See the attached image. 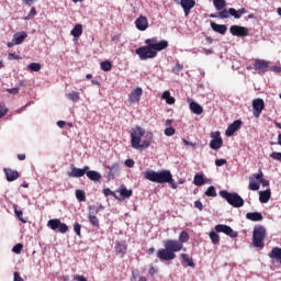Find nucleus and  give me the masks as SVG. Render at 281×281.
Wrapping results in <instances>:
<instances>
[{"label":"nucleus","instance_id":"obj_1","mask_svg":"<svg viewBox=\"0 0 281 281\" xmlns=\"http://www.w3.org/2000/svg\"><path fill=\"white\" fill-rule=\"evenodd\" d=\"M190 240V235L188 232L182 231L177 239H167L164 241V247L157 251V258L159 260H175L177 258V252L182 251L183 244Z\"/></svg>","mask_w":281,"mask_h":281},{"label":"nucleus","instance_id":"obj_2","mask_svg":"<svg viewBox=\"0 0 281 281\" xmlns=\"http://www.w3.org/2000/svg\"><path fill=\"white\" fill-rule=\"evenodd\" d=\"M146 46L136 48L135 54L140 60H148L149 58H157V52H164L168 47V41H157V38H147Z\"/></svg>","mask_w":281,"mask_h":281},{"label":"nucleus","instance_id":"obj_3","mask_svg":"<svg viewBox=\"0 0 281 281\" xmlns=\"http://www.w3.org/2000/svg\"><path fill=\"white\" fill-rule=\"evenodd\" d=\"M146 135V130L144 127L136 125L131 130V145L135 150H142L146 148H150V144L153 140V133L148 134V139L142 142V137Z\"/></svg>","mask_w":281,"mask_h":281},{"label":"nucleus","instance_id":"obj_4","mask_svg":"<svg viewBox=\"0 0 281 281\" xmlns=\"http://www.w3.org/2000/svg\"><path fill=\"white\" fill-rule=\"evenodd\" d=\"M145 179L147 181H151L153 183H169L172 190H177L178 184L172 179V173L170 170H162V171H155V170H147L144 173Z\"/></svg>","mask_w":281,"mask_h":281},{"label":"nucleus","instance_id":"obj_5","mask_svg":"<svg viewBox=\"0 0 281 281\" xmlns=\"http://www.w3.org/2000/svg\"><path fill=\"white\" fill-rule=\"evenodd\" d=\"M220 196L225 199L228 205L233 207H243L245 205V200L237 192L229 193L227 190L220 191Z\"/></svg>","mask_w":281,"mask_h":281},{"label":"nucleus","instance_id":"obj_6","mask_svg":"<svg viewBox=\"0 0 281 281\" xmlns=\"http://www.w3.org/2000/svg\"><path fill=\"white\" fill-rule=\"evenodd\" d=\"M265 238H267V228L262 225H256L252 231V245L262 249L265 247Z\"/></svg>","mask_w":281,"mask_h":281},{"label":"nucleus","instance_id":"obj_7","mask_svg":"<svg viewBox=\"0 0 281 281\" xmlns=\"http://www.w3.org/2000/svg\"><path fill=\"white\" fill-rule=\"evenodd\" d=\"M101 210H104V206L90 205L88 207V220L93 227H100V220L98 218L97 215Z\"/></svg>","mask_w":281,"mask_h":281},{"label":"nucleus","instance_id":"obj_8","mask_svg":"<svg viewBox=\"0 0 281 281\" xmlns=\"http://www.w3.org/2000/svg\"><path fill=\"white\" fill-rule=\"evenodd\" d=\"M262 177H265V175L261 170H259L258 173L250 176L248 184L249 190H251L252 192L260 190V180L262 179Z\"/></svg>","mask_w":281,"mask_h":281},{"label":"nucleus","instance_id":"obj_9","mask_svg":"<svg viewBox=\"0 0 281 281\" xmlns=\"http://www.w3.org/2000/svg\"><path fill=\"white\" fill-rule=\"evenodd\" d=\"M215 232H217L218 234H225L226 236H229L231 238H238V232H235L231 226H227L225 224L216 225Z\"/></svg>","mask_w":281,"mask_h":281},{"label":"nucleus","instance_id":"obj_10","mask_svg":"<svg viewBox=\"0 0 281 281\" xmlns=\"http://www.w3.org/2000/svg\"><path fill=\"white\" fill-rule=\"evenodd\" d=\"M211 137L213 138L210 142V148L212 150H220L223 147V138L221 137V132H212Z\"/></svg>","mask_w":281,"mask_h":281},{"label":"nucleus","instance_id":"obj_11","mask_svg":"<svg viewBox=\"0 0 281 281\" xmlns=\"http://www.w3.org/2000/svg\"><path fill=\"white\" fill-rule=\"evenodd\" d=\"M142 95H144V89L142 87H136L132 92L128 94L127 102L130 104H137L139 100H142Z\"/></svg>","mask_w":281,"mask_h":281},{"label":"nucleus","instance_id":"obj_12","mask_svg":"<svg viewBox=\"0 0 281 281\" xmlns=\"http://www.w3.org/2000/svg\"><path fill=\"white\" fill-rule=\"evenodd\" d=\"M252 115L254 117H260V113L265 111V101L262 99H255L252 101Z\"/></svg>","mask_w":281,"mask_h":281},{"label":"nucleus","instance_id":"obj_13","mask_svg":"<svg viewBox=\"0 0 281 281\" xmlns=\"http://www.w3.org/2000/svg\"><path fill=\"white\" fill-rule=\"evenodd\" d=\"M229 32L233 36H249V29L245 26L232 25Z\"/></svg>","mask_w":281,"mask_h":281},{"label":"nucleus","instance_id":"obj_14","mask_svg":"<svg viewBox=\"0 0 281 281\" xmlns=\"http://www.w3.org/2000/svg\"><path fill=\"white\" fill-rule=\"evenodd\" d=\"M87 170H89V166H85L81 169L74 167L70 171L67 172V176L70 178L79 179L80 177H85V175H87Z\"/></svg>","mask_w":281,"mask_h":281},{"label":"nucleus","instance_id":"obj_15","mask_svg":"<svg viewBox=\"0 0 281 281\" xmlns=\"http://www.w3.org/2000/svg\"><path fill=\"white\" fill-rule=\"evenodd\" d=\"M243 126V121L236 120L232 124L228 125V127L225 131L226 137H232L236 131H238Z\"/></svg>","mask_w":281,"mask_h":281},{"label":"nucleus","instance_id":"obj_16","mask_svg":"<svg viewBox=\"0 0 281 281\" xmlns=\"http://www.w3.org/2000/svg\"><path fill=\"white\" fill-rule=\"evenodd\" d=\"M135 25L139 32H146V30H148V18L140 15L135 20Z\"/></svg>","mask_w":281,"mask_h":281},{"label":"nucleus","instance_id":"obj_17","mask_svg":"<svg viewBox=\"0 0 281 281\" xmlns=\"http://www.w3.org/2000/svg\"><path fill=\"white\" fill-rule=\"evenodd\" d=\"M105 168H108V179H115L117 175H120V164L113 162L112 165H108Z\"/></svg>","mask_w":281,"mask_h":281},{"label":"nucleus","instance_id":"obj_18","mask_svg":"<svg viewBox=\"0 0 281 281\" xmlns=\"http://www.w3.org/2000/svg\"><path fill=\"white\" fill-rule=\"evenodd\" d=\"M180 5H181L186 16H188V14H190V10H192V8H194L196 5V1H194V0H180Z\"/></svg>","mask_w":281,"mask_h":281},{"label":"nucleus","instance_id":"obj_19","mask_svg":"<svg viewBox=\"0 0 281 281\" xmlns=\"http://www.w3.org/2000/svg\"><path fill=\"white\" fill-rule=\"evenodd\" d=\"M189 106L190 110L192 111V113H194V115H201V113H203V106H201V104L194 102V100L189 99Z\"/></svg>","mask_w":281,"mask_h":281},{"label":"nucleus","instance_id":"obj_20","mask_svg":"<svg viewBox=\"0 0 281 281\" xmlns=\"http://www.w3.org/2000/svg\"><path fill=\"white\" fill-rule=\"evenodd\" d=\"M268 256L271 258V260H274V262H281V248L273 247Z\"/></svg>","mask_w":281,"mask_h":281},{"label":"nucleus","instance_id":"obj_21","mask_svg":"<svg viewBox=\"0 0 281 281\" xmlns=\"http://www.w3.org/2000/svg\"><path fill=\"white\" fill-rule=\"evenodd\" d=\"M4 175L7 177V181L9 182L16 181V179H19V171L10 168H4Z\"/></svg>","mask_w":281,"mask_h":281},{"label":"nucleus","instance_id":"obj_22","mask_svg":"<svg viewBox=\"0 0 281 281\" xmlns=\"http://www.w3.org/2000/svg\"><path fill=\"white\" fill-rule=\"evenodd\" d=\"M247 221H252V223H260L262 221L263 216L260 212H248L246 214Z\"/></svg>","mask_w":281,"mask_h":281},{"label":"nucleus","instance_id":"obj_23","mask_svg":"<svg viewBox=\"0 0 281 281\" xmlns=\"http://www.w3.org/2000/svg\"><path fill=\"white\" fill-rule=\"evenodd\" d=\"M117 192L121 194V199H131L133 196V190L127 189L124 184L119 187Z\"/></svg>","mask_w":281,"mask_h":281},{"label":"nucleus","instance_id":"obj_24","mask_svg":"<svg viewBox=\"0 0 281 281\" xmlns=\"http://www.w3.org/2000/svg\"><path fill=\"white\" fill-rule=\"evenodd\" d=\"M255 69L258 71H267V69H269V61L265 59H256Z\"/></svg>","mask_w":281,"mask_h":281},{"label":"nucleus","instance_id":"obj_25","mask_svg":"<svg viewBox=\"0 0 281 281\" xmlns=\"http://www.w3.org/2000/svg\"><path fill=\"white\" fill-rule=\"evenodd\" d=\"M25 38H27V33L25 31L18 32L13 35V41L16 43V45L23 44Z\"/></svg>","mask_w":281,"mask_h":281},{"label":"nucleus","instance_id":"obj_26","mask_svg":"<svg viewBox=\"0 0 281 281\" xmlns=\"http://www.w3.org/2000/svg\"><path fill=\"white\" fill-rule=\"evenodd\" d=\"M211 27L217 34H225L227 32V26L225 24H217L216 22H211Z\"/></svg>","mask_w":281,"mask_h":281},{"label":"nucleus","instance_id":"obj_27","mask_svg":"<svg viewBox=\"0 0 281 281\" xmlns=\"http://www.w3.org/2000/svg\"><path fill=\"white\" fill-rule=\"evenodd\" d=\"M229 14L231 16H234V19H240L243 14H247V9L241 8L239 10H236L234 8H229Z\"/></svg>","mask_w":281,"mask_h":281},{"label":"nucleus","instance_id":"obj_28","mask_svg":"<svg viewBox=\"0 0 281 281\" xmlns=\"http://www.w3.org/2000/svg\"><path fill=\"white\" fill-rule=\"evenodd\" d=\"M269 199H271V190L267 189L266 191L259 192V201L260 203H269Z\"/></svg>","mask_w":281,"mask_h":281},{"label":"nucleus","instance_id":"obj_29","mask_svg":"<svg viewBox=\"0 0 281 281\" xmlns=\"http://www.w3.org/2000/svg\"><path fill=\"white\" fill-rule=\"evenodd\" d=\"M86 176L88 179H90V181H100V179H102V175L95 170H87Z\"/></svg>","mask_w":281,"mask_h":281},{"label":"nucleus","instance_id":"obj_30","mask_svg":"<svg viewBox=\"0 0 281 281\" xmlns=\"http://www.w3.org/2000/svg\"><path fill=\"white\" fill-rule=\"evenodd\" d=\"M70 34L74 38H80V36H82V24H76L70 31Z\"/></svg>","mask_w":281,"mask_h":281},{"label":"nucleus","instance_id":"obj_31","mask_svg":"<svg viewBox=\"0 0 281 281\" xmlns=\"http://www.w3.org/2000/svg\"><path fill=\"white\" fill-rule=\"evenodd\" d=\"M213 5L217 12H221L222 10H225L227 7V1L225 0H213Z\"/></svg>","mask_w":281,"mask_h":281},{"label":"nucleus","instance_id":"obj_32","mask_svg":"<svg viewBox=\"0 0 281 281\" xmlns=\"http://www.w3.org/2000/svg\"><path fill=\"white\" fill-rule=\"evenodd\" d=\"M193 183L194 186L201 187V186H205V183H207V180L203 178V175L196 173L193 178Z\"/></svg>","mask_w":281,"mask_h":281},{"label":"nucleus","instance_id":"obj_33","mask_svg":"<svg viewBox=\"0 0 281 281\" xmlns=\"http://www.w3.org/2000/svg\"><path fill=\"white\" fill-rule=\"evenodd\" d=\"M59 225H60V220H58V218H53L47 222V227L53 229V232H56V229H58Z\"/></svg>","mask_w":281,"mask_h":281},{"label":"nucleus","instance_id":"obj_34","mask_svg":"<svg viewBox=\"0 0 281 281\" xmlns=\"http://www.w3.org/2000/svg\"><path fill=\"white\" fill-rule=\"evenodd\" d=\"M126 243H116L115 251L116 254H120L121 256H124L126 254Z\"/></svg>","mask_w":281,"mask_h":281},{"label":"nucleus","instance_id":"obj_35","mask_svg":"<svg viewBox=\"0 0 281 281\" xmlns=\"http://www.w3.org/2000/svg\"><path fill=\"white\" fill-rule=\"evenodd\" d=\"M162 100H166L167 104H175V98L170 95V91L166 90L162 95Z\"/></svg>","mask_w":281,"mask_h":281},{"label":"nucleus","instance_id":"obj_36","mask_svg":"<svg viewBox=\"0 0 281 281\" xmlns=\"http://www.w3.org/2000/svg\"><path fill=\"white\" fill-rule=\"evenodd\" d=\"M209 237L211 238V241L213 243V245H218V243H221V237L218 236V233L211 231L209 233Z\"/></svg>","mask_w":281,"mask_h":281},{"label":"nucleus","instance_id":"obj_37","mask_svg":"<svg viewBox=\"0 0 281 281\" xmlns=\"http://www.w3.org/2000/svg\"><path fill=\"white\" fill-rule=\"evenodd\" d=\"M181 258H182L183 262L187 263V267H191L192 269H194V261L192 260V258H190V255L182 254Z\"/></svg>","mask_w":281,"mask_h":281},{"label":"nucleus","instance_id":"obj_38","mask_svg":"<svg viewBox=\"0 0 281 281\" xmlns=\"http://www.w3.org/2000/svg\"><path fill=\"white\" fill-rule=\"evenodd\" d=\"M66 98L68 100H70L71 102H78V100H80V93H78L76 91H71L66 94Z\"/></svg>","mask_w":281,"mask_h":281},{"label":"nucleus","instance_id":"obj_39","mask_svg":"<svg viewBox=\"0 0 281 281\" xmlns=\"http://www.w3.org/2000/svg\"><path fill=\"white\" fill-rule=\"evenodd\" d=\"M100 65L102 71H111V69H113V64H111L109 60L102 61Z\"/></svg>","mask_w":281,"mask_h":281},{"label":"nucleus","instance_id":"obj_40","mask_svg":"<svg viewBox=\"0 0 281 281\" xmlns=\"http://www.w3.org/2000/svg\"><path fill=\"white\" fill-rule=\"evenodd\" d=\"M205 195L212 198L216 196V188H214V186L209 187L205 191Z\"/></svg>","mask_w":281,"mask_h":281},{"label":"nucleus","instance_id":"obj_41","mask_svg":"<svg viewBox=\"0 0 281 281\" xmlns=\"http://www.w3.org/2000/svg\"><path fill=\"white\" fill-rule=\"evenodd\" d=\"M231 13L229 9H223L222 11L218 12V19H229Z\"/></svg>","mask_w":281,"mask_h":281},{"label":"nucleus","instance_id":"obj_42","mask_svg":"<svg viewBox=\"0 0 281 281\" xmlns=\"http://www.w3.org/2000/svg\"><path fill=\"white\" fill-rule=\"evenodd\" d=\"M57 229L59 231L60 234H67V232H69V226H67V224L60 222Z\"/></svg>","mask_w":281,"mask_h":281},{"label":"nucleus","instance_id":"obj_43","mask_svg":"<svg viewBox=\"0 0 281 281\" xmlns=\"http://www.w3.org/2000/svg\"><path fill=\"white\" fill-rule=\"evenodd\" d=\"M14 214L21 223H27V221L23 218V211L14 209Z\"/></svg>","mask_w":281,"mask_h":281},{"label":"nucleus","instance_id":"obj_44","mask_svg":"<svg viewBox=\"0 0 281 281\" xmlns=\"http://www.w3.org/2000/svg\"><path fill=\"white\" fill-rule=\"evenodd\" d=\"M34 16H36V9L32 8L29 14L24 18V21H30L31 19H34Z\"/></svg>","mask_w":281,"mask_h":281},{"label":"nucleus","instance_id":"obj_45","mask_svg":"<svg viewBox=\"0 0 281 281\" xmlns=\"http://www.w3.org/2000/svg\"><path fill=\"white\" fill-rule=\"evenodd\" d=\"M183 71V65L177 63L176 66L172 68V72L179 76V72Z\"/></svg>","mask_w":281,"mask_h":281},{"label":"nucleus","instance_id":"obj_46","mask_svg":"<svg viewBox=\"0 0 281 281\" xmlns=\"http://www.w3.org/2000/svg\"><path fill=\"white\" fill-rule=\"evenodd\" d=\"M103 194L104 196H114V199H120L117 198V195L115 194V192H113L111 189L106 188L103 189Z\"/></svg>","mask_w":281,"mask_h":281},{"label":"nucleus","instance_id":"obj_47","mask_svg":"<svg viewBox=\"0 0 281 281\" xmlns=\"http://www.w3.org/2000/svg\"><path fill=\"white\" fill-rule=\"evenodd\" d=\"M30 71H38L41 69V64L38 63H31L29 65Z\"/></svg>","mask_w":281,"mask_h":281},{"label":"nucleus","instance_id":"obj_48","mask_svg":"<svg viewBox=\"0 0 281 281\" xmlns=\"http://www.w3.org/2000/svg\"><path fill=\"white\" fill-rule=\"evenodd\" d=\"M175 133H176V130H175V127H172V126H169V127H167V128L165 130V135H166L167 137H172V135H175Z\"/></svg>","mask_w":281,"mask_h":281},{"label":"nucleus","instance_id":"obj_49","mask_svg":"<svg viewBox=\"0 0 281 281\" xmlns=\"http://www.w3.org/2000/svg\"><path fill=\"white\" fill-rule=\"evenodd\" d=\"M76 196H77L78 201H85V199H86L85 191H82V190H77V191H76Z\"/></svg>","mask_w":281,"mask_h":281},{"label":"nucleus","instance_id":"obj_50","mask_svg":"<svg viewBox=\"0 0 281 281\" xmlns=\"http://www.w3.org/2000/svg\"><path fill=\"white\" fill-rule=\"evenodd\" d=\"M13 254H21V251H23V244H16L13 248H12Z\"/></svg>","mask_w":281,"mask_h":281},{"label":"nucleus","instance_id":"obj_51","mask_svg":"<svg viewBox=\"0 0 281 281\" xmlns=\"http://www.w3.org/2000/svg\"><path fill=\"white\" fill-rule=\"evenodd\" d=\"M271 159H276V161H281V153L280 151H273L270 154Z\"/></svg>","mask_w":281,"mask_h":281},{"label":"nucleus","instance_id":"obj_52","mask_svg":"<svg viewBox=\"0 0 281 281\" xmlns=\"http://www.w3.org/2000/svg\"><path fill=\"white\" fill-rule=\"evenodd\" d=\"M81 229H82V225H80V223H75V224H74V232H75V234H77L78 236H80Z\"/></svg>","mask_w":281,"mask_h":281},{"label":"nucleus","instance_id":"obj_53","mask_svg":"<svg viewBox=\"0 0 281 281\" xmlns=\"http://www.w3.org/2000/svg\"><path fill=\"white\" fill-rule=\"evenodd\" d=\"M8 113V108L5 104L1 103L0 104V119L3 117Z\"/></svg>","mask_w":281,"mask_h":281},{"label":"nucleus","instance_id":"obj_54","mask_svg":"<svg viewBox=\"0 0 281 281\" xmlns=\"http://www.w3.org/2000/svg\"><path fill=\"white\" fill-rule=\"evenodd\" d=\"M225 164H227V160L224 158L215 160V166H217L218 168H221V166H225Z\"/></svg>","mask_w":281,"mask_h":281},{"label":"nucleus","instance_id":"obj_55","mask_svg":"<svg viewBox=\"0 0 281 281\" xmlns=\"http://www.w3.org/2000/svg\"><path fill=\"white\" fill-rule=\"evenodd\" d=\"M126 168H133L135 166V160L133 159H126L125 160Z\"/></svg>","mask_w":281,"mask_h":281},{"label":"nucleus","instance_id":"obj_56","mask_svg":"<svg viewBox=\"0 0 281 281\" xmlns=\"http://www.w3.org/2000/svg\"><path fill=\"white\" fill-rule=\"evenodd\" d=\"M194 207L200 210V212H203V203L201 201H195L194 202Z\"/></svg>","mask_w":281,"mask_h":281},{"label":"nucleus","instance_id":"obj_57","mask_svg":"<svg viewBox=\"0 0 281 281\" xmlns=\"http://www.w3.org/2000/svg\"><path fill=\"white\" fill-rule=\"evenodd\" d=\"M13 281H24L19 272L13 273Z\"/></svg>","mask_w":281,"mask_h":281},{"label":"nucleus","instance_id":"obj_58","mask_svg":"<svg viewBox=\"0 0 281 281\" xmlns=\"http://www.w3.org/2000/svg\"><path fill=\"white\" fill-rule=\"evenodd\" d=\"M202 52L206 56H210V54H214V49H212V48H203Z\"/></svg>","mask_w":281,"mask_h":281},{"label":"nucleus","instance_id":"obj_59","mask_svg":"<svg viewBox=\"0 0 281 281\" xmlns=\"http://www.w3.org/2000/svg\"><path fill=\"white\" fill-rule=\"evenodd\" d=\"M7 91L8 93H12L13 95H16V93H19V88H10Z\"/></svg>","mask_w":281,"mask_h":281},{"label":"nucleus","instance_id":"obj_60","mask_svg":"<svg viewBox=\"0 0 281 281\" xmlns=\"http://www.w3.org/2000/svg\"><path fill=\"white\" fill-rule=\"evenodd\" d=\"M74 280H76V281H87V278H85V276H78V274H76V276L74 277Z\"/></svg>","mask_w":281,"mask_h":281},{"label":"nucleus","instance_id":"obj_61","mask_svg":"<svg viewBox=\"0 0 281 281\" xmlns=\"http://www.w3.org/2000/svg\"><path fill=\"white\" fill-rule=\"evenodd\" d=\"M23 3H25V5H34V3H36V1L38 0H22Z\"/></svg>","mask_w":281,"mask_h":281},{"label":"nucleus","instance_id":"obj_62","mask_svg":"<svg viewBox=\"0 0 281 281\" xmlns=\"http://www.w3.org/2000/svg\"><path fill=\"white\" fill-rule=\"evenodd\" d=\"M271 71H274V74H280L281 71V67L280 66H273V67H270Z\"/></svg>","mask_w":281,"mask_h":281},{"label":"nucleus","instance_id":"obj_63","mask_svg":"<svg viewBox=\"0 0 281 281\" xmlns=\"http://www.w3.org/2000/svg\"><path fill=\"white\" fill-rule=\"evenodd\" d=\"M261 183V186H263V188H267V186H269V181L268 180H265L262 177L261 179L259 180V184Z\"/></svg>","mask_w":281,"mask_h":281},{"label":"nucleus","instance_id":"obj_64","mask_svg":"<svg viewBox=\"0 0 281 281\" xmlns=\"http://www.w3.org/2000/svg\"><path fill=\"white\" fill-rule=\"evenodd\" d=\"M276 144H278L279 146H281V134L278 135V142H277V143L270 142V145H271V146H276Z\"/></svg>","mask_w":281,"mask_h":281}]
</instances>
